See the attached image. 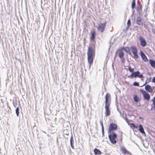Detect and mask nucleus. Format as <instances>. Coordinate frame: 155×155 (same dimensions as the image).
I'll list each match as a JSON object with an SVG mask.
<instances>
[{
    "mask_svg": "<svg viewBox=\"0 0 155 155\" xmlns=\"http://www.w3.org/2000/svg\"><path fill=\"white\" fill-rule=\"evenodd\" d=\"M121 150L122 153L124 154H130L129 152L127 150L125 147H121Z\"/></svg>",
    "mask_w": 155,
    "mask_h": 155,
    "instance_id": "nucleus-13",
    "label": "nucleus"
},
{
    "mask_svg": "<svg viewBox=\"0 0 155 155\" xmlns=\"http://www.w3.org/2000/svg\"><path fill=\"white\" fill-rule=\"evenodd\" d=\"M130 50L132 53L137 51V47L134 46H131Z\"/></svg>",
    "mask_w": 155,
    "mask_h": 155,
    "instance_id": "nucleus-19",
    "label": "nucleus"
},
{
    "mask_svg": "<svg viewBox=\"0 0 155 155\" xmlns=\"http://www.w3.org/2000/svg\"><path fill=\"white\" fill-rule=\"evenodd\" d=\"M94 152L96 155H100L101 154V151L96 148L94 149Z\"/></svg>",
    "mask_w": 155,
    "mask_h": 155,
    "instance_id": "nucleus-16",
    "label": "nucleus"
},
{
    "mask_svg": "<svg viewBox=\"0 0 155 155\" xmlns=\"http://www.w3.org/2000/svg\"><path fill=\"white\" fill-rule=\"evenodd\" d=\"M117 52L118 53V56L120 58H122L124 57V53L122 50V49L120 48H119Z\"/></svg>",
    "mask_w": 155,
    "mask_h": 155,
    "instance_id": "nucleus-8",
    "label": "nucleus"
},
{
    "mask_svg": "<svg viewBox=\"0 0 155 155\" xmlns=\"http://www.w3.org/2000/svg\"><path fill=\"white\" fill-rule=\"evenodd\" d=\"M127 28H129V27L131 25V22H130V19H129L127 21Z\"/></svg>",
    "mask_w": 155,
    "mask_h": 155,
    "instance_id": "nucleus-26",
    "label": "nucleus"
},
{
    "mask_svg": "<svg viewBox=\"0 0 155 155\" xmlns=\"http://www.w3.org/2000/svg\"><path fill=\"white\" fill-rule=\"evenodd\" d=\"M140 91L143 96L144 99L147 101H149L150 99V94L144 90L141 89Z\"/></svg>",
    "mask_w": 155,
    "mask_h": 155,
    "instance_id": "nucleus-7",
    "label": "nucleus"
},
{
    "mask_svg": "<svg viewBox=\"0 0 155 155\" xmlns=\"http://www.w3.org/2000/svg\"><path fill=\"white\" fill-rule=\"evenodd\" d=\"M133 85L135 86H138L139 84L137 82H135L133 83Z\"/></svg>",
    "mask_w": 155,
    "mask_h": 155,
    "instance_id": "nucleus-29",
    "label": "nucleus"
},
{
    "mask_svg": "<svg viewBox=\"0 0 155 155\" xmlns=\"http://www.w3.org/2000/svg\"><path fill=\"white\" fill-rule=\"evenodd\" d=\"M122 49V50H124V51L127 53H129V54H131L130 52V48L128 47H123L120 48Z\"/></svg>",
    "mask_w": 155,
    "mask_h": 155,
    "instance_id": "nucleus-14",
    "label": "nucleus"
},
{
    "mask_svg": "<svg viewBox=\"0 0 155 155\" xmlns=\"http://www.w3.org/2000/svg\"><path fill=\"white\" fill-rule=\"evenodd\" d=\"M132 2H135V0H133Z\"/></svg>",
    "mask_w": 155,
    "mask_h": 155,
    "instance_id": "nucleus-34",
    "label": "nucleus"
},
{
    "mask_svg": "<svg viewBox=\"0 0 155 155\" xmlns=\"http://www.w3.org/2000/svg\"><path fill=\"white\" fill-rule=\"evenodd\" d=\"M149 63L152 68H155V61L154 60L152 59H150L149 60Z\"/></svg>",
    "mask_w": 155,
    "mask_h": 155,
    "instance_id": "nucleus-15",
    "label": "nucleus"
},
{
    "mask_svg": "<svg viewBox=\"0 0 155 155\" xmlns=\"http://www.w3.org/2000/svg\"><path fill=\"white\" fill-rule=\"evenodd\" d=\"M140 74V73L139 71L134 72L130 76H129L128 77L133 78L138 77L140 78H142L143 77V75L141 74Z\"/></svg>",
    "mask_w": 155,
    "mask_h": 155,
    "instance_id": "nucleus-6",
    "label": "nucleus"
},
{
    "mask_svg": "<svg viewBox=\"0 0 155 155\" xmlns=\"http://www.w3.org/2000/svg\"><path fill=\"white\" fill-rule=\"evenodd\" d=\"M153 104L154 105V106L155 107V101H153Z\"/></svg>",
    "mask_w": 155,
    "mask_h": 155,
    "instance_id": "nucleus-33",
    "label": "nucleus"
},
{
    "mask_svg": "<svg viewBox=\"0 0 155 155\" xmlns=\"http://www.w3.org/2000/svg\"><path fill=\"white\" fill-rule=\"evenodd\" d=\"M152 82L155 83V77H154L152 79Z\"/></svg>",
    "mask_w": 155,
    "mask_h": 155,
    "instance_id": "nucleus-32",
    "label": "nucleus"
},
{
    "mask_svg": "<svg viewBox=\"0 0 155 155\" xmlns=\"http://www.w3.org/2000/svg\"><path fill=\"white\" fill-rule=\"evenodd\" d=\"M136 5L135 2H132L131 5V8L133 9L134 8Z\"/></svg>",
    "mask_w": 155,
    "mask_h": 155,
    "instance_id": "nucleus-28",
    "label": "nucleus"
},
{
    "mask_svg": "<svg viewBox=\"0 0 155 155\" xmlns=\"http://www.w3.org/2000/svg\"><path fill=\"white\" fill-rule=\"evenodd\" d=\"M130 127L133 129L134 128H137L138 127V126L135 125V124L133 123H130Z\"/></svg>",
    "mask_w": 155,
    "mask_h": 155,
    "instance_id": "nucleus-21",
    "label": "nucleus"
},
{
    "mask_svg": "<svg viewBox=\"0 0 155 155\" xmlns=\"http://www.w3.org/2000/svg\"><path fill=\"white\" fill-rule=\"evenodd\" d=\"M117 128L116 124L114 123H110L108 131L110 133H115L114 131L117 130Z\"/></svg>",
    "mask_w": 155,
    "mask_h": 155,
    "instance_id": "nucleus-4",
    "label": "nucleus"
},
{
    "mask_svg": "<svg viewBox=\"0 0 155 155\" xmlns=\"http://www.w3.org/2000/svg\"><path fill=\"white\" fill-rule=\"evenodd\" d=\"M140 54L142 59L144 61H148V59L147 56L142 51H140Z\"/></svg>",
    "mask_w": 155,
    "mask_h": 155,
    "instance_id": "nucleus-11",
    "label": "nucleus"
},
{
    "mask_svg": "<svg viewBox=\"0 0 155 155\" xmlns=\"http://www.w3.org/2000/svg\"><path fill=\"white\" fill-rule=\"evenodd\" d=\"M111 103V96L110 94L107 93L105 96V115L106 117L110 115V108Z\"/></svg>",
    "mask_w": 155,
    "mask_h": 155,
    "instance_id": "nucleus-2",
    "label": "nucleus"
},
{
    "mask_svg": "<svg viewBox=\"0 0 155 155\" xmlns=\"http://www.w3.org/2000/svg\"><path fill=\"white\" fill-rule=\"evenodd\" d=\"M91 36L90 37V40L92 41H94L95 38V36L96 35V33L94 29L92 30L91 31Z\"/></svg>",
    "mask_w": 155,
    "mask_h": 155,
    "instance_id": "nucleus-10",
    "label": "nucleus"
},
{
    "mask_svg": "<svg viewBox=\"0 0 155 155\" xmlns=\"http://www.w3.org/2000/svg\"><path fill=\"white\" fill-rule=\"evenodd\" d=\"M101 125L102 127V132L103 133H104V128L103 124V123L102 122L101 123Z\"/></svg>",
    "mask_w": 155,
    "mask_h": 155,
    "instance_id": "nucleus-31",
    "label": "nucleus"
},
{
    "mask_svg": "<svg viewBox=\"0 0 155 155\" xmlns=\"http://www.w3.org/2000/svg\"><path fill=\"white\" fill-rule=\"evenodd\" d=\"M142 20V19L140 17H138L137 20V24L139 25H140V22Z\"/></svg>",
    "mask_w": 155,
    "mask_h": 155,
    "instance_id": "nucleus-22",
    "label": "nucleus"
},
{
    "mask_svg": "<svg viewBox=\"0 0 155 155\" xmlns=\"http://www.w3.org/2000/svg\"><path fill=\"white\" fill-rule=\"evenodd\" d=\"M134 99L135 102H137L139 101V98L137 95H135L134 97Z\"/></svg>",
    "mask_w": 155,
    "mask_h": 155,
    "instance_id": "nucleus-24",
    "label": "nucleus"
},
{
    "mask_svg": "<svg viewBox=\"0 0 155 155\" xmlns=\"http://www.w3.org/2000/svg\"><path fill=\"white\" fill-rule=\"evenodd\" d=\"M107 22L105 21L103 23H100L98 25L97 30L101 32H103L105 30L106 25Z\"/></svg>",
    "mask_w": 155,
    "mask_h": 155,
    "instance_id": "nucleus-3",
    "label": "nucleus"
},
{
    "mask_svg": "<svg viewBox=\"0 0 155 155\" xmlns=\"http://www.w3.org/2000/svg\"><path fill=\"white\" fill-rule=\"evenodd\" d=\"M15 111H16V113L17 116H19V107H17L16 108V110H15Z\"/></svg>",
    "mask_w": 155,
    "mask_h": 155,
    "instance_id": "nucleus-25",
    "label": "nucleus"
},
{
    "mask_svg": "<svg viewBox=\"0 0 155 155\" xmlns=\"http://www.w3.org/2000/svg\"><path fill=\"white\" fill-rule=\"evenodd\" d=\"M146 90L149 93H151L152 91V88L149 85H146L145 87Z\"/></svg>",
    "mask_w": 155,
    "mask_h": 155,
    "instance_id": "nucleus-12",
    "label": "nucleus"
},
{
    "mask_svg": "<svg viewBox=\"0 0 155 155\" xmlns=\"http://www.w3.org/2000/svg\"><path fill=\"white\" fill-rule=\"evenodd\" d=\"M109 135V138L110 142L113 144H115L117 141L116 139L117 137V134L116 133H112Z\"/></svg>",
    "mask_w": 155,
    "mask_h": 155,
    "instance_id": "nucleus-5",
    "label": "nucleus"
},
{
    "mask_svg": "<svg viewBox=\"0 0 155 155\" xmlns=\"http://www.w3.org/2000/svg\"><path fill=\"white\" fill-rule=\"evenodd\" d=\"M128 70L129 71L131 72H132V73H133L134 72V69L133 68H132L130 66H129L128 67Z\"/></svg>",
    "mask_w": 155,
    "mask_h": 155,
    "instance_id": "nucleus-27",
    "label": "nucleus"
},
{
    "mask_svg": "<svg viewBox=\"0 0 155 155\" xmlns=\"http://www.w3.org/2000/svg\"><path fill=\"white\" fill-rule=\"evenodd\" d=\"M120 59H121V60L122 63H124L125 62V59L124 57L122 58H120Z\"/></svg>",
    "mask_w": 155,
    "mask_h": 155,
    "instance_id": "nucleus-30",
    "label": "nucleus"
},
{
    "mask_svg": "<svg viewBox=\"0 0 155 155\" xmlns=\"http://www.w3.org/2000/svg\"><path fill=\"white\" fill-rule=\"evenodd\" d=\"M142 5L141 4L139 5V6L137 7V10L139 13H141L142 11Z\"/></svg>",
    "mask_w": 155,
    "mask_h": 155,
    "instance_id": "nucleus-18",
    "label": "nucleus"
},
{
    "mask_svg": "<svg viewBox=\"0 0 155 155\" xmlns=\"http://www.w3.org/2000/svg\"><path fill=\"white\" fill-rule=\"evenodd\" d=\"M139 39L140 41V44L141 46L143 47H145L146 45V42L144 38L141 36L139 37Z\"/></svg>",
    "mask_w": 155,
    "mask_h": 155,
    "instance_id": "nucleus-9",
    "label": "nucleus"
},
{
    "mask_svg": "<svg viewBox=\"0 0 155 155\" xmlns=\"http://www.w3.org/2000/svg\"><path fill=\"white\" fill-rule=\"evenodd\" d=\"M87 56L88 62L90 67L95 56V47L93 45H91L88 47Z\"/></svg>",
    "mask_w": 155,
    "mask_h": 155,
    "instance_id": "nucleus-1",
    "label": "nucleus"
},
{
    "mask_svg": "<svg viewBox=\"0 0 155 155\" xmlns=\"http://www.w3.org/2000/svg\"><path fill=\"white\" fill-rule=\"evenodd\" d=\"M138 51H136L135 52H133L132 53L134 55V58H138V56L137 54Z\"/></svg>",
    "mask_w": 155,
    "mask_h": 155,
    "instance_id": "nucleus-23",
    "label": "nucleus"
},
{
    "mask_svg": "<svg viewBox=\"0 0 155 155\" xmlns=\"http://www.w3.org/2000/svg\"><path fill=\"white\" fill-rule=\"evenodd\" d=\"M139 131L142 133L143 134H145L144 131L143 127L142 125L140 124L139 125Z\"/></svg>",
    "mask_w": 155,
    "mask_h": 155,
    "instance_id": "nucleus-17",
    "label": "nucleus"
},
{
    "mask_svg": "<svg viewBox=\"0 0 155 155\" xmlns=\"http://www.w3.org/2000/svg\"><path fill=\"white\" fill-rule=\"evenodd\" d=\"M74 143L73 137L72 136L70 138V143L71 147L72 149H74V146L73 145Z\"/></svg>",
    "mask_w": 155,
    "mask_h": 155,
    "instance_id": "nucleus-20",
    "label": "nucleus"
}]
</instances>
